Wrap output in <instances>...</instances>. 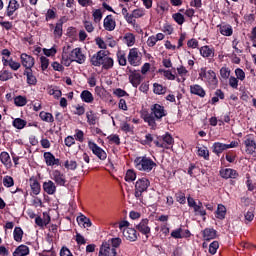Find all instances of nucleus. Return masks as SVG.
I'll use <instances>...</instances> for the list:
<instances>
[{
  "mask_svg": "<svg viewBox=\"0 0 256 256\" xmlns=\"http://www.w3.org/2000/svg\"><path fill=\"white\" fill-rule=\"evenodd\" d=\"M176 201L181 205H185L187 203V198H185V193L183 192L176 193Z\"/></svg>",
  "mask_w": 256,
  "mask_h": 256,
  "instance_id": "obj_58",
  "label": "nucleus"
},
{
  "mask_svg": "<svg viewBox=\"0 0 256 256\" xmlns=\"http://www.w3.org/2000/svg\"><path fill=\"white\" fill-rule=\"evenodd\" d=\"M35 223H36V225H38V227H45V225H49V223H51V216H48V221L43 220V218H41V216H37L35 218Z\"/></svg>",
  "mask_w": 256,
  "mask_h": 256,
  "instance_id": "obj_47",
  "label": "nucleus"
},
{
  "mask_svg": "<svg viewBox=\"0 0 256 256\" xmlns=\"http://www.w3.org/2000/svg\"><path fill=\"white\" fill-rule=\"evenodd\" d=\"M2 183L4 185V187H6L7 189L13 187V185H15V180L13 179V177L7 175L3 177Z\"/></svg>",
  "mask_w": 256,
  "mask_h": 256,
  "instance_id": "obj_43",
  "label": "nucleus"
},
{
  "mask_svg": "<svg viewBox=\"0 0 256 256\" xmlns=\"http://www.w3.org/2000/svg\"><path fill=\"white\" fill-rule=\"evenodd\" d=\"M143 63V54L137 48H132L129 51V65L139 67Z\"/></svg>",
  "mask_w": 256,
  "mask_h": 256,
  "instance_id": "obj_5",
  "label": "nucleus"
},
{
  "mask_svg": "<svg viewBox=\"0 0 256 256\" xmlns=\"http://www.w3.org/2000/svg\"><path fill=\"white\" fill-rule=\"evenodd\" d=\"M24 75L27 77L28 85H37V77L33 75V70H24Z\"/></svg>",
  "mask_w": 256,
  "mask_h": 256,
  "instance_id": "obj_31",
  "label": "nucleus"
},
{
  "mask_svg": "<svg viewBox=\"0 0 256 256\" xmlns=\"http://www.w3.org/2000/svg\"><path fill=\"white\" fill-rule=\"evenodd\" d=\"M227 215V208H225L224 205L219 204L217 211H216V217L217 219H225V216Z\"/></svg>",
  "mask_w": 256,
  "mask_h": 256,
  "instance_id": "obj_36",
  "label": "nucleus"
},
{
  "mask_svg": "<svg viewBox=\"0 0 256 256\" xmlns=\"http://www.w3.org/2000/svg\"><path fill=\"white\" fill-rule=\"evenodd\" d=\"M217 249H219V242L218 241H213L210 245H209V253L211 255H215V253H217Z\"/></svg>",
  "mask_w": 256,
  "mask_h": 256,
  "instance_id": "obj_61",
  "label": "nucleus"
},
{
  "mask_svg": "<svg viewBox=\"0 0 256 256\" xmlns=\"http://www.w3.org/2000/svg\"><path fill=\"white\" fill-rule=\"evenodd\" d=\"M220 76L222 79H229L231 77V69L228 67H222L220 69Z\"/></svg>",
  "mask_w": 256,
  "mask_h": 256,
  "instance_id": "obj_54",
  "label": "nucleus"
},
{
  "mask_svg": "<svg viewBox=\"0 0 256 256\" xmlns=\"http://www.w3.org/2000/svg\"><path fill=\"white\" fill-rule=\"evenodd\" d=\"M43 157L47 167H55V165L59 167L61 165V160L55 158V155L51 152H44Z\"/></svg>",
  "mask_w": 256,
  "mask_h": 256,
  "instance_id": "obj_12",
  "label": "nucleus"
},
{
  "mask_svg": "<svg viewBox=\"0 0 256 256\" xmlns=\"http://www.w3.org/2000/svg\"><path fill=\"white\" fill-rule=\"evenodd\" d=\"M200 54L206 58L215 57V50L209 46H203L200 48Z\"/></svg>",
  "mask_w": 256,
  "mask_h": 256,
  "instance_id": "obj_29",
  "label": "nucleus"
},
{
  "mask_svg": "<svg viewBox=\"0 0 256 256\" xmlns=\"http://www.w3.org/2000/svg\"><path fill=\"white\" fill-rule=\"evenodd\" d=\"M98 256H117V249L112 247L109 241L103 242L100 247Z\"/></svg>",
  "mask_w": 256,
  "mask_h": 256,
  "instance_id": "obj_8",
  "label": "nucleus"
},
{
  "mask_svg": "<svg viewBox=\"0 0 256 256\" xmlns=\"http://www.w3.org/2000/svg\"><path fill=\"white\" fill-rule=\"evenodd\" d=\"M74 139L79 141V143H83V141H85V132H83V130L76 129Z\"/></svg>",
  "mask_w": 256,
  "mask_h": 256,
  "instance_id": "obj_51",
  "label": "nucleus"
},
{
  "mask_svg": "<svg viewBox=\"0 0 256 256\" xmlns=\"http://www.w3.org/2000/svg\"><path fill=\"white\" fill-rule=\"evenodd\" d=\"M29 255V247L27 245L21 244L13 252V256H27Z\"/></svg>",
  "mask_w": 256,
  "mask_h": 256,
  "instance_id": "obj_26",
  "label": "nucleus"
},
{
  "mask_svg": "<svg viewBox=\"0 0 256 256\" xmlns=\"http://www.w3.org/2000/svg\"><path fill=\"white\" fill-rule=\"evenodd\" d=\"M158 11H161V13H165V11H169V2L160 1L158 3Z\"/></svg>",
  "mask_w": 256,
  "mask_h": 256,
  "instance_id": "obj_55",
  "label": "nucleus"
},
{
  "mask_svg": "<svg viewBox=\"0 0 256 256\" xmlns=\"http://www.w3.org/2000/svg\"><path fill=\"white\" fill-rule=\"evenodd\" d=\"M80 99L84 103H93V101L95 100V98L93 97V94L89 90L82 91L80 94Z\"/></svg>",
  "mask_w": 256,
  "mask_h": 256,
  "instance_id": "obj_27",
  "label": "nucleus"
},
{
  "mask_svg": "<svg viewBox=\"0 0 256 256\" xmlns=\"http://www.w3.org/2000/svg\"><path fill=\"white\" fill-rule=\"evenodd\" d=\"M235 76L238 81H245V71L241 68H236L235 69Z\"/></svg>",
  "mask_w": 256,
  "mask_h": 256,
  "instance_id": "obj_57",
  "label": "nucleus"
},
{
  "mask_svg": "<svg viewBox=\"0 0 256 256\" xmlns=\"http://www.w3.org/2000/svg\"><path fill=\"white\" fill-rule=\"evenodd\" d=\"M153 87H154V93L156 95H165V93H167V87L159 83H154Z\"/></svg>",
  "mask_w": 256,
  "mask_h": 256,
  "instance_id": "obj_38",
  "label": "nucleus"
},
{
  "mask_svg": "<svg viewBox=\"0 0 256 256\" xmlns=\"http://www.w3.org/2000/svg\"><path fill=\"white\" fill-rule=\"evenodd\" d=\"M219 173L222 179H237L239 177L237 170L231 168H222Z\"/></svg>",
  "mask_w": 256,
  "mask_h": 256,
  "instance_id": "obj_14",
  "label": "nucleus"
},
{
  "mask_svg": "<svg viewBox=\"0 0 256 256\" xmlns=\"http://www.w3.org/2000/svg\"><path fill=\"white\" fill-rule=\"evenodd\" d=\"M228 79V84L232 89H239V80L235 76H230Z\"/></svg>",
  "mask_w": 256,
  "mask_h": 256,
  "instance_id": "obj_53",
  "label": "nucleus"
},
{
  "mask_svg": "<svg viewBox=\"0 0 256 256\" xmlns=\"http://www.w3.org/2000/svg\"><path fill=\"white\" fill-rule=\"evenodd\" d=\"M52 179L59 187H65V184L67 183L65 174L61 173L59 170L52 171Z\"/></svg>",
  "mask_w": 256,
  "mask_h": 256,
  "instance_id": "obj_13",
  "label": "nucleus"
},
{
  "mask_svg": "<svg viewBox=\"0 0 256 256\" xmlns=\"http://www.w3.org/2000/svg\"><path fill=\"white\" fill-rule=\"evenodd\" d=\"M20 7L21 5L17 0H9V4L5 12L6 17H13V15L15 14V11H18Z\"/></svg>",
  "mask_w": 256,
  "mask_h": 256,
  "instance_id": "obj_16",
  "label": "nucleus"
},
{
  "mask_svg": "<svg viewBox=\"0 0 256 256\" xmlns=\"http://www.w3.org/2000/svg\"><path fill=\"white\" fill-rule=\"evenodd\" d=\"M2 63L3 67H10L12 71H19V69H21V63L13 60V58L7 59L5 57H2Z\"/></svg>",
  "mask_w": 256,
  "mask_h": 256,
  "instance_id": "obj_17",
  "label": "nucleus"
},
{
  "mask_svg": "<svg viewBox=\"0 0 256 256\" xmlns=\"http://www.w3.org/2000/svg\"><path fill=\"white\" fill-rule=\"evenodd\" d=\"M194 213L195 215H200L201 217H205V215H207L205 208H203V203L199 202L198 205L195 206Z\"/></svg>",
  "mask_w": 256,
  "mask_h": 256,
  "instance_id": "obj_44",
  "label": "nucleus"
},
{
  "mask_svg": "<svg viewBox=\"0 0 256 256\" xmlns=\"http://www.w3.org/2000/svg\"><path fill=\"white\" fill-rule=\"evenodd\" d=\"M213 153L216 155H221L223 151H227V144H223L221 142H215L212 146Z\"/></svg>",
  "mask_w": 256,
  "mask_h": 256,
  "instance_id": "obj_28",
  "label": "nucleus"
},
{
  "mask_svg": "<svg viewBox=\"0 0 256 256\" xmlns=\"http://www.w3.org/2000/svg\"><path fill=\"white\" fill-rule=\"evenodd\" d=\"M29 183L33 195H39V193H41V184L39 183V180L35 177H31Z\"/></svg>",
  "mask_w": 256,
  "mask_h": 256,
  "instance_id": "obj_21",
  "label": "nucleus"
},
{
  "mask_svg": "<svg viewBox=\"0 0 256 256\" xmlns=\"http://www.w3.org/2000/svg\"><path fill=\"white\" fill-rule=\"evenodd\" d=\"M110 145H121V139L117 134H111L107 137Z\"/></svg>",
  "mask_w": 256,
  "mask_h": 256,
  "instance_id": "obj_45",
  "label": "nucleus"
},
{
  "mask_svg": "<svg viewBox=\"0 0 256 256\" xmlns=\"http://www.w3.org/2000/svg\"><path fill=\"white\" fill-rule=\"evenodd\" d=\"M136 229H138L142 235H149V233H151V228L149 227V219H142V221L136 226Z\"/></svg>",
  "mask_w": 256,
  "mask_h": 256,
  "instance_id": "obj_18",
  "label": "nucleus"
},
{
  "mask_svg": "<svg viewBox=\"0 0 256 256\" xmlns=\"http://www.w3.org/2000/svg\"><path fill=\"white\" fill-rule=\"evenodd\" d=\"M173 143H175V140H173V136L169 133H166L162 138H158V140L154 141V145L160 149H171Z\"/></svg>",
  "mask_w": 256,
  "mask_h": 256,
  "instance_id": "obj_6",
  "label": "nucleus"
},
{
  "mask_svg": "<svg viewBox=\"0 0 256 256\" xmlns=\"http://www.w3.org/2000/svg\"><path fill=\"white\" fill-rule=\"evenodd\" d=\"M0 161L4 165V167H13V163L11 162V156L5 151L0 153Z\"/></svg>",
  "mask_w": 256,
  "mask_h": 256,
  "instance_id": "obj_24",
  "label": "nucleus"
},
{
  "mask_svg": "<svg viewBox=\"0 0 256 256\" xmlns=\"http://www.w3.org/2000/svg\"><path fill=\"white\" fill-rule=\"evenodd\" d=\"M40 63H41L42 71H47V69L49 68V58H47L45 56H41Z\"/></svg>",
  "mask_w": 256,
  "mask_h": 256,
  "instance_id": "obj_56",
  "label": "nucleus"
},
{
  "mask_svg": "<svg viewBox=\"0 0 256 256\" xmlns=\"http://www.w3.org/2000/svg\"><path fill=\"white\" fill-rule=\"evenodd\" d=\"M217 237V231L213 228H206L203 231V239L204 241H211V239H215Z\"/></svg>",
  "mask_w": 256,
  "mask_h": 256,
  "instance_id": "obj_25",
  "label": "nucleus"
},
{
  "mask_svg": "<svg viewBox=\"0 0 256 256\" xmlns=\"http://www.w3.org/2000/svg\"><path fill=\"white\" fill-rule=\"evenodd\" d=\"M244 145L245 151L248 155H253V153H256V143L251 136L245 138Z\"/></svg>",
  "mask_w": 256,
  "mask_h": 256,
  "instance_id": "obj_15",
  "label": "nucleus"
},
{
  "mask_svg": "<svg viewBox=\"0 0 256 256\" xmlns=\"http://www.w3.org/2000/svg\"><path fill=\"white\" fill-rule=\"evenodd\" d=\"M134 164L138 171H144L145 173H151L157 167V163L147 156L137 157Z\"/></svg>",
  "mask_w": 256,
  "mask_h": 256,
  "instance_id": "obj_3",
  "label": "nucleus"
},
{
  "mask_svg": "<svg viewBox=\"0 0 256 256\" xmlns=\"http://www.w3.org/2000/svg\"><path fill=\"white\" fill-rule=\"evenodd\" d=\"M90 62L94 67L102 66L106 70L113 69V58L109 57V51L107 50L98 51L91 57Z\"/></svg>",
  "mask_w": 256,
  "mask_h": 256,
  "instance_id": "obj_2",
  "label": "nucleus"
},
{
  "mask_svg": "<svg viewBox=\"0 0 256 256\" xmlns=\"http://www.w3.org/2000/svg\"><path fill=\"white\" fill-rule=\"evenodd\" d=\"M163 117H167L165 107L161 106V104H154L151 106V113L144 115V121L145 123H148L151 129H155L157 127V122L155 121H161Z\"/></svg>",
  "mask_w": 256,
  "mask_h": 256,
  "instance_id": "obj_1",
  "label": "nucleus"
},
{
  "mask_svg": "<svg viewBox=\"0 0 256 256\" xmlns=\"http://www.w3.org/2000/svg\"><path fill=\"white\" fill-rule=\"evenodd\" d=\"M13 237L16 243H21L23 241V229L21 227H15Z\"/></svg>",
  "mask_w": 256,
  "mask_h": 256,
  "instance_id": "obj_33",
  "label": "nucleus"
},
{
  "mask_svg": "<svg viewBox=\"0 0 256 256\" xmlns=\"http://www.w3.org/2000/svg\"><path fill=\"white\" fill-rule=\"evenodd\" d=\"M39 117L40 119H42V121H45L46 123H53L55 121L53 114L49 112L42 111L40 112Z\"/></svg>",
  "mask_w": 256,
  "mask_h": 256,
  "instance_id": "obj_34",
  "label": "nucleus"
},
{
  "mask_svg": "<svg viewBox=\"0 0 256 256\" xmlns=\"http://www.w3.org/2000/svg\"><path fill=\"white\" fill-rule=\"evenodd\" d=\"M75 241L77 245H85L87 243V240H85V237L81 235V233L79 232L76 233Z\"/></svg>",
  "mask_w": 256,
  "mask_h": 256,
  "instance_id": "obj_63",
  "label": "nucleus"
},
{
  "mask_svg": "<svg viewBox=\"0 0 256 256\" xmlns=\"http://www.w3.org/2000/svg\"><path fill=\"white\" fill-rule=\"evenodd\" d=\"M42 187L47 195H55V193H57V186H55V183L51 180L44 182Z\"/></svg>",
  "mask_w": 256,
  "mask_h": 256,
  "instance_id": "obj_20",
  "label": "nucleus"
},
{
  "mask_svg": "<svg viewBox=\"0 0 256 256\" xmlns=\"http://www.w3.org/2000/svg\"><path fill=\"white\" fill-rule=\"evenodd\" d=\"M172 18L174 19V21L178 24V25H183V23H185V16H183V14L181 13H175L172 15Z\"/></svg>",
  "mask_w": 256,
  "mask_h": 256,
  "instance_id": "obj_52",
  "label": "nucleus"
},
{
  "mask_svg": "<svg viewBox=\"0 0 256 256\" xmlns=\"http://www.w3.org/2000/svg\"><path fill=\"white\" fill-rule=\"evenodd\" d=\"M232 47L235 50V53H243V49H241V45H239L237 38L232 41Z\"/></svg>",
  "mask_w": 256,
  "mask_h": 256,
  "instance_id": "obj_64",
  "label": "nucleus"
},
{
  "mask_svg": "<svg viewBox=\"0 0 256 256\" xmlns=\"http://www.w3.org/2000/svg\"><path fill=\"white\" fill-rule=\"evenodd\" d=\"M171 237H173V239H183V229L178 228L176 230H173L171 232Z\"/></svg>",
  "mask_w": 256,
  "mask_h": 256,
  "instance_id": "obj_60",
  "label": "nucleus"
},
{
  "mask_svg": "<svg viewBox=\"0 0 256 256\" xmlns=\"http://www.w3.org/2000/svg\"><path fill=\"white\" fill-rule=\"evenodd\" d=\"M57 17V13L53 9H48L45 15V21H51V19H55Z\"/></svg>",
  "mask_w": 256,
  "mask_h": 256,
  "instance_id": "obj_62",
  "label": "nucleus"
},
{
  "mask_svg": "<svg viewBox=\"0 0 256 256\" xmlns=\"http://www.w3.org/2000/svg\"><path fill=\"white\" fill-rule=\"evenodd\" d=\"M78 223H81L84 228L91 227L93 223L91 222V219L86 217L85 215H81L80 217L77 218Z\"/></svg>",
  "mask_w": 256,
  "mask_h": 256,
  "instance_id": "obj_40",
  "label": "nucleus"
},
{
  "mask_svg": "<svg viewBox=\"0 0 256 256\" xmlns=\"http://www.w3.org/2000/svg\"><path fill=\"white\" fill-rule=\"evenodd\" d=\"M20 61L25 68V71L33 70V67L35 66V58H33V56L28 55L27 53H22L20 55Z\"/></svg>",
  "mask_w": 256,
  "mask_h": 256,
  "instance_id": "obj_9",
  "label": "nucleus"
},
{
  "mask_svg": "<svg viewBox=\"0 0 256 256\" xmlns=\"http://www.w3.org/2000/svg\"><path fill=\"white\" fill-rule=\"evenodd\" d=\"M70 57L73 59V61H75L79 65H83V63H85L87 59V56L83 54V51L81 50V48L73 49L70 53Z\"/></svg>",
  "mask_w": 256,
  "mask_h": 256,
  "instance_id": "obj_11",
  "label": "nucleus"
},
{
  "mask_svg": "<svg viewBox=\"0 0 256 256\" xmlns=\"http://www.w3.org/2000/svg\"><path fill=\"white\" fill-rule=\"evenodd\" d=\"M73 61L74 60L71 58V56H68L67 52H65V50H63L62 60H61L62 65H64L65 67H70L71 63H73Z\"/></svg>",
  "mask_w": 256,
  "mask_h": 256,
  "instance_id": "obj_39",
  "label": "nucleus"
},
{
  "mask_svg": "<svg viewBox=\"0 0 256 256\" xmlns=\"http://www.w3.org/2000/svg\"><path fill=\"white\" fill-rule=\"evenodd\" d=\"M145 15V10L143 8H138L132 11V14L130 15V19H139Z\"/></svg>",
  "mask_w": 256,
  "mask_h": 256,
  "instance_id": "obj_46",
  "label": "nucleus"
},
{
  "mask_svg": "<svg viewBox=\"0 0 256 256\" xmlns=\"http://www.w3.org/2000/svg\"><path fill=\"white\" fill-rule=\"evenodd\" d=\"M190 93L192 95H197L198 97H205L207 93L205 92V89L201 87L199 84H194L190 86Z\"/></svg>",
  "mask_w": 256,
  "mask_h": 256,
  "instance_id": "obj_22",
  "label": "nucleus"
},
{
  "mask_svg": "<svg viewBox=\"0 0 256 256\" xmlns=\"http://www.w3.org/2000/svg\"><path fill=\"white\" fill-rule=\"evenodd\" d=\"M14 104L16 107H25L27 105V97L19 95L14 98Z\"/></svg>",
  "mask_w": 256,
  "mask_h": 256,
  "instance_id": "obj_37",
  "label": "nucleus"
},
{
  "mask_svg": "<svg viewBox=\"0 0 256 256\" xmlns=\"http://www.w3.org/2000/svg\"><path fill=\"white\" fill-rule=\"evenodd\" d=\"M177 72H178V75H180L182 82H184L186 79L185 77H187V73H189V71H187V68H185V66H181L177 68Z\"/></svg>",
  "mask_w": 256,
  "mask_h": 256,
  "instance_id": "obj_59",
  "label": "nucleus"
},
{
  "mask_svg": "<svg viewBox=\"0 0 256 256\" xmlns=\"http://www.w3.org/2000/svg\"><path fill=\"white\" fill-rule=\"evenodd\" d=\"M13 79V73L9 70L0 71V81H9Z\"/></svg>",
  "mask_w": 256,
  "mask_h": 256,
  "instance_id": "obj_42",
  "label": "nucleus"
},
{
  "mask_svg": "<svg viewBox=\"0 0 256 256\" xmlns=\"http://www.w3.org/2000/svg\"><path fill=\"white\" fill-rule=\"evenodd\" d=\"M149 187V181L145 178L140 179L135 184V197L139 199L141 195H143L144 191H147V188Z\"/></svg>",
  "mask_w": 256,
  "mask_h": 256,
  "instance_id": "obj_10",
  "label": "nucleus"
},
{
  "mask_svg": "<svg viewBox=\"0 0 256 256\" xmlns=\"http://www.w3.org/2000/svg\"><path fill=\"white\" fill-rule=\"evenodd\" d=\"M87 123L90 125H97V114L93 110L86 112Z\"/></svg>",
  "mask_w": 256,
  "mask_h": 256,
  "instance_id": "obj_35",
  "label": "nucleus"
},
{
  "mask_svg": "<svg viewBox=\"0 0 256 256\" xmlns=\"http://www.w3.org/2000/svg\"><path fill=\"white\" fill-rule=\"evenodd\" d=\"M88 148L92 151L93 155H96L100 161H105L107 159V152L103 148L99 147L97 143L93 141H88Z\"/></svg>",
  "mask_w": 256,
  "mask_h": 256,
  "instance_id": "obj_7",
  "label": "nucleus"
},
{
  "mask_svg": "<svg viewBox=\"0 0 256 256\" xmlns=\"http://www.w3.org/2000/svg\"><path fill=\"white\" fill-rule=\"evenodd\" d=\"M54 35L56 37H63V21L59 20L54 28Z\"/></svg>",
  "mask_w": 256,
  "mask_h": 256,
  "instance_id": "obj_41",
  "label": "nucleus"
},
{
  "mask_svg": "<svg viewBox=\"0 0 256 256\" xmlns=\"http://www.w3.org/2000/svg\"><path fill=\"white\" fill-rule=\"evenodd\" d=\"M141 80V73L132 72L130 77V83H132L133 87H139V85H141Z\"/></svg>",
  "mask_w": 256,
  "mask_h": 256,
  "instance_id": "obj_30",
  "label": "nucleus"
},
{
  "mask_svg": "<svg viewBox=\"0 0 256 256\" xmlns=\"http://www.w3.org/2000/svg\"><path fill=\"white\" fill-rule=\"evenodd\" d=\"M199 77L201 79H204L207 81V83L212 87V89H215L217 85H219V80L217 79V74L213 70L207 71V68H201Z\"/></svg>",
  "mask_w": 256,
  "mask_h": 256,
  "instance_id": "obj_4",
  "label": "nucleus"
},
{
  "mask_svg": "<svg viewBox=\"0 0 256 256\" xmlns=\"http://www.w3.org/2000/svg\"><path fill=\"white\" fill-rule=\"evenodd\" d=\"M4 17L0 16V26L6 31H11L13 29V22L3 21Z\"/></svg>",
  "mask_w": 256,
  "mask_h": 256,
  "instance_id": "obj_48",
  "label": "nucleus"
},
{
  "mask_svg": "<svg viewBox=\"0 0 256 256\" xmlns=\"http://www.w3.org/2000/svg\"><path fill=\"white\" fill-rule=\"evenodd\" d=\"M218 28L219 32L224 37H231V35H233V27H231L229 24L218 25Z\"/></svg>",
  "mask_w": 256,
  "mask_h": 256,
  "instance_id": "obj_23",
  "label": "nucleus"
},
{
  "mask_svg": "<svg viewBox=\"0 0 256 256\" xmlns=\"http://www.w3.org/2000/svg\"><path fill=\"white\" fill-rule=\"evenodd\" d=\"M115 27H117V23L113 19V15H107L104 19V29L106 31H115Z\"/></svg>",
  "mask_w": 256,
  "mask_h": 256,
  "instance_id": "obj_19",
  "label": "nucleus"
},
{
  "mask_svg": "<svg viewBox=\"0 0 256 256\" xmlns=\"http://www.w3.org/2000/svg\"><path fill=\"white\" fill-rule=\"evenodd\" d=\"M12 125L15 129H25V127H27V121L21 118H16L12 121Z\"/></svg>",
  "mask_w": 256,
  "mask_h": 256,
  "instance_id": "obj_32",
  "label": "nucleus"
},
{
  "mask_svg": "<svg viewBox=\"0 0 256 256\" xmlns=\"http://www.w3.org/2000/svg\"><path fill=\"white\" fill-rule=\"evenodd\" d=\"M198 155L199 157H203L206 161H209V150L207 147L198 148Z\"/></svg>",
  "mask_w": 256,
  "mask_h": 256,
  "instance_id": "obj_50",
  "label": "nucleus"
},
{
  "mask_svg": "<svg viewBox=\"0 0 256 256\" xmlns=\"http://www.w3.org/2000/svg\"><path fill=\"white\" fill-rule=\"evenodd\" d=\"M65 169H68L70 171H75L77 169V161L75 160H66L64 162Z\"/></svg>",
  "mask_w": 256,
  "mask_h": 256,
  "instance_id": "obj_49",
  "label": "nucleus"
}]
</instances>
